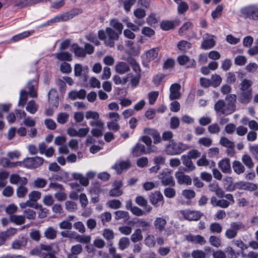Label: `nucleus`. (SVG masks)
<instances>
[{
    "mask_svg": "<svg viewBox=\"0 0 258 258\" xmlns=\"http://www.w3.org/2000/svg\"><path fill=\"white\" fill-rule=\"evenodd\" d=\"M237 96L235 94L227 95L225 97L226 102L223 99L218 100L214 105L216 112L219 115H228L236 110L235 104Z\"/></svg>",
    "mask_w": 258,
    "mask_h": 258,
    "instance_id": "obj_1",
    "label": "nucleus"
},
{
    "mask_svg": "<svg viewBox=\"0 0 258 258\" xmlns=\"http://www.w3.org/2000/svg\"><path fill=\"white\" fill-rule=\"evenodd\" d=\"M120 35L110 27L106 28L105 31L100 30L98 32V38L104 41L105 45L110 47L115 46V42L118 40Z\"/></svg>",
    "mask_w": 258,
    "mask_h": 258,
    "instance_id": "obj_2",
    "label": "nucleus"
},
{
    "mask_svg": "<svg viewBox=\"0 0 258 258\" xmlns=\"http://www.w3.org/2000/svg\"><path fill=\"white\" fill-rule=\"evenodd\" d=\"M188 148L189 146L187 144L172 141L166 146L165 152L169 155H179Z\"/></svg>",
    "mask_w": 258,
    "mask_h": 258,
    "instance_id": "obj_3",
    "label": "nucleus"
},
{
    "mask_svg": "<svg viewBox=\"0 0 258 258\" xmlns=\"http://www.w3.org/2000/svg\"><path fill=\"white\" fill-rule=\"evenodd\" d=\"M245 229V225L240 221L231 222L230 227L226 229L225 233V237L231 239L236 237L240 230Z\"/></svg>",
    "mask_w": 258,
    "mask_h": 258,
    "instance_id": "obj_4",
    "label": "nucleus"
},
{
    "mask_svg": "<svg viewBox=\"0 0 258 258\" xmlns=\"http://www.w3.org/2000/svg\"><path fill=\"white\" fill-rule=\"evenodd\" d=\"M44 161V159L39 156L27 157L23 161V165L27 168L34 169L41 166Z\"/></svg>",
    "mask_w": 258,
    "mask_h": 258,
    "instance_id": "obj_5",
    "label": "nucleus"
},
{
    "mask_svg": "<svg viewBox=\"0 0 258 258\" xmlns=\"http://www.w3.org/2000/svg\"><path fill=\"white\" fill-rule=\"evenodd\" d=\"M241 13L247 18L258 20V8L256 5H250L246 6L241 9Z\"/></svg>",
    "mask_w": 258,
    "mask_h": 258,
    "instance_id": "obj_6",
    "label": "nucleus"
},
{
    "mask_svg": "<svg viewBox=\"0 0 258 258\" xmlns=\"http://www.w3.org/2000/svg\"><path fill=\"white\" fill-rule=\"evenodd\" d=\"M159 179H161L162 184L164 186H174L175 185V181L171 171L168 169H165L162 171L160 174Z\"/></svg>",
    "mask_w": 258,
    "mask_h": 258,
    "instance_id": "obj_7",
    "label": "nucleus"
},
{
    "mask_svg": "<svg viewBox=\"0 0 258 258\" xmlns=\"http://www.w3.org/2000/svg\"><path fill=\"white\" fill-rule=\"evenodd\" d=\"M215 38V36L214 35L208 33H206L203 36L201 48L204 50H208L214 47L216 44Z\"/></svg>",
    "mask_w": 258,
    "mask_h": 258,
    "instance_id": "obj_8",
    "label": "nucleus"
},
{
    "mask_svg": "<svg viewBox=\"0 0 258 258\" xmlns=\"http://www.w3.org/2000/svg\"><path fill=\"white\" fill-rule=\"evenodd\" d=\"M149 200L155 207H158L160 205L162 206L164 203L163 196L160 191L151 192L149 196Z\"/></svg>",
    "mask_w": 258,
    "mask_h": 258,
    "instance_id": "obj_9",
    "label": "nucleus"
},
{
    "mask_svg": "<svg viewBox=\"0 0 258 258\" xmlns=\"http://www.w3.org/2000/svg\"><path fill=\"white\" fill-rule=\"evenodd\" d=\"M185 219L189 221H198L203 215V214L198 211L184 210L181 212Z\"/></svg>",
    "mask_w": 258,
    "mask_h": 258,
    "instance_id": "obj_10",
    "label": "nucleus"
},
{
    "mask_svg": "<svg viewBox=\"0 0 258 258\" xmlns=\"http://www.w3.org/2000/svg\"><path fill=\"white\" fill-rule=\"evenodd\" d=\"M71 19L69 11L63 13L60 15L56 16L50 20L48 21L46 23L42 25V26H47L51 23H55L59 22H65Z\"/></svg>",
    "mask_w": 258,
    "mask_h": 258,
    "instance_id": "obj_11",
    "label": "nucleus"
},
{
    "mask_svg": "<svg viewBox=\"0 0 258 258\" xmlns=\"http://www.w3.org/2000/svg\"><path fill=\"white\" fill-rule=\"evenodd\" d=\"M181 86L179 84L174 83L171 85L170 87L169 99L170 100L178 99L181 97L180 90Z\"/></svg>",
    "mask_w": 258,
    "mask_h": 258,
    "instance_id": "obj_12",
    "label": "nucleus"
},
{
    "mask_svg": "<svg viewBox=\"0 0 258 258\" xmlns=\"http://www.w3.org/2000/svg\"><path fill=\"white\" fill-rule=\"evenodd\" d=\"M177 61L181 66L186 64L187 68L196 67L195 60L194 59H190L188 56L185 55L179 56L177 57Z\"/></svg>",
    "mask_w": 258,
    "mask_h": 258,
    "instance_id": "obj_13",
    "label": "nucleus"
},
{
    "mask_svg": "<svg viewBox=\"0 0 258 258\" xmlns=\"http://www.w3.org/2000/svg\"><path fill=\"white\" fill-rule=\"evenodd\" d=\"M175 178L177 182L180 184H186L190 185L191 184V178L189 175H185L182 171H177L175 174Z\"/></svg>",
    "mask_w": 258,
    "mask_h": 258,
    "instance_id": "obj_14",
    "label": "nucleus"
},
{
    "mask_svg": "<svg viewBox=\"0 0 258 258\" xmlns=\"http://www.w3.org/2000/svg\"><path fill=\"white\" fill-rule=\"evenodd\" d=\"M252 98V92L241 91L238 96V101L241 104H247Z\"/></svg>",
    "mask_w": 258,
    "mask_h": 258,
    "instance_id": "obj_15",
    "label": "nucleus"
},
{
    "mask_svg": "<svg viewBox=\"0 0 258 258\" xmlns=\"http://www.w3.org/2000/svg\"><path fill=\"white\" fill-rule=\"evenodd\" d=\"M148 151H146L145 147L144 145L137 143L132 148V153L134 157H138L143 154L149 153Z\"/></svg>",
    "mask_w": 258,
    "mask_h": 258,
    "instance_id": "obj_16",
    "label": "nucleus"
},
{
    "mask_svg": "<svg viewBox=\"0 0 258 258\" xmlns=\"http://www.w3.org/2000/svg\"><path fill=\"white\" fill-rule=\"evenodd\" d=\"M181 160L182 164L185 166V168L184 169L185 172H189L196 169V166L191 161V159L186 157V155H182L181 156Z\"/></svg>",
    "mask_w": 258,
    "mask_h": 258,
    "instance_id": "obj_17",
    "label": "nucleus"
},
{
    "mask_svg": "<svg viewBox=\"0 0 258 258\" xmlns=\"http://www.w3.org/2000/svg\"><path fill=\"white\" fill-rule=\"evenodd\" d=\"M218 167L224 173L230 174L231 172L230 159L224 158L218 163Z\"/></svg>",
    "mask_w": 258,
    "mask_h": 258,
    "instance_id": "obj_18",
    "label": "nucleus"
},
{
    "mask_svg": "<svg viewBox=\"0 0 258 258\" xmlns=\"http://www.w3.org/2000/svg\"><path fill=\"white\" fill-rule=\"evenodd\" d=\"M166 224L167 221L163 217H157L154 222L155 229L159 232H162L165 230Z\"/></svg>",
    "mask_w": 258,
    "mask_h": 258,
    "instance_id": "obj_19",
    "label": "nucleus"
},
{
    "mask_svg": "<svg viewBox=\"0 0 258 258\" xmlns=\"http://www.w3.org/2000/svg\"><path fill=\"white\" fill-rule=\"evenodd\" d=\"M27 243V238L22 236L15 239L12 243L11 247L15 250L21 249L23 247H25Z\"/></svg>",
    "mask_w": 258,
    "mask_h": 258,
    "instance_id": "obj_20",
    "label": "nucleus"
},
{
    "mask_svg": "<svg viewBox=\"0 0 258 258\" xmlns=\"http://www.w3.org/2000/svg\"><path fill=\"white\" fill-rule=\"evenodd\" d=\"M69 97L72 100L77 99H84L86 96V92L84 89H81L79 91L73 90L69 94Z\"/></svg>",
    "mask_w": 258,
    "mask_h": 258,
    "instance_id": "obj_21",
    "label": "nucleus"
},
{
    "mask_svg": "<svg viewBox=\"0 0 258 258\" xmlns=\"http://www.w3.org/2000/svg\"><path fill=\"white\" fill-rule=\"evenodd\" d=\"M116 72L119 74H124L130 71V67L128 64L124 61H119L117 63L115 67Z\"/></svg>",
    "mask_w": 258,
    "mask_h": 258,
    "instance_id": "obj_22",
    "label": "nucleus"
},
{
    "mask_svg": "<svg viewBox=\"0 0 258 258\" xmlns=\"http://www.w3.org/2000/svg\"><path fill=\"white\" fill-rule=\"evenodd\" d=\"M135 202L139 206L144 208L147 212H149L152 210V207L148 205V201L143 196H137L135 199Z\"/></svg>",
    "mask_w": 258,
    "mask_h": 258,
    "instance_id": "obj_23",
    "label": "nucleus"
},
{
    "mask_svg": "<svg viewBox=\"0 0 258 258\" xmlns=\"http://www.w3.org/2000/svg\"><path fill=\"white\" fill-rule=\"evenodd\" d=\"M177 21H170L165 20L162 21L160 24V28L164 31H168L171 29H173L178 25Z\"/></svg>",
    "mask_w": 258,
    "mask_h": 258,
    "instance_id": "obj_24",
    "label": "nucleus"
},
{
    "mask_svg": "<svg viewBox=\"0 0 258 258\" xmlns=\"http://www.w3.org/2000/svg\"><path fill=\"white\" fill-rule=\"evenodd\" d=\"M252 81L247 79H243L239 84V88L240 91L252 92Z\"/></svg>",
    "mask_w": 258,
    "mask_h": 258,
    "instance_id": "obj_25",
    "label": "nucleus"
},
{
    "mask_svg": "<svg viewBox=\"0 0 258 258\" xmlns=\"http://www.w3.org/2000/svg\"><path fill=\"white\" fill-rule=\"evenodd\" d=\"M131 166L130 162L128 161H121L119 163H116L112 166V168L116 170L118 174L121 173L122 170L129 168Z\"/></svg>",
    "mask_w": 258,
    "mask_h": 258,
    "instance_id": "obj_26",
    "label": "nucleus"
},
{
    "mask_svg": "<svg viewBox=\"0 0 258 258\" xmlns=\"http://www.w3.org/2000/svg\"><path fill=\"white\" fill-rule=\"evenodd\" d=\"M55 57L60 61H71L72 60V54L68 51H61L54 54Z\"/></svg>",
    "mask_w": 258,
    "mask_h": 258,
    "instance_id": "obj_27",
    "label": "nucleus"
},
{
    "mask_svg": "<svg viewBox=\"0 0 258 258\" xmlns=\"http://www.w3.org/2000/svg\"><path fill=\"white\" fill-rule=\"evenodd\" d=\"M72 177L74 179L79 180L80 184L84 186H87L89 185V179L87 177H85L83 174L79 173H73Z\"/></svg>",
    "mask_w": 258,
    "mask_h": 258,
    "instance_id": "obj_28",
    "label": "nucleus"
},
{
    "mask_svg": "<svg viewBox=\"0 0 258 258\" xmlns=\"http://www.w3.org/2000/svg\"><path fill=\"white\" fill-rule=\"evenodd\" d=\"M177 47L180 51L186 52L191 48L192 44L187 41L182 40L178 42Z\"/></svg>",
    "mask_w": 258,
    "mask_h": 258,
    "instance_id": "obj_29",
    "label": "nucleus"
},
{
    "mask_svg": "<svg viewBox=\"0 0 258 258\" xmlns=\"http://www.w3.org/2000/svg\"><path fill=\"white\" fill-rule=\"evenodd\" d=\"M48 101L50 103H52L53 101V105L56 107L58 105V94L55 89H51L48 94Z\"/></svg>",
    "mask_w": 258,
    "mask_h": 258,
    "instance_id": "obj_30",
    "label": "nucleus"
},
{
    "mask_svg": "<svg viewBox=\"0 0 258 258\" xmlns=\"http://www.w3.org/2000/svg\"><path fill=\"white\" fill-rule=\"evenodd\" d=\"M127 62L131 65L133 70L136 73V75H141V69L139 63L133 57H129L127 59Z\"/></svg>",
    "mask_w": 258,
    "mask_h": 258,
    "instance_id": "obj_31",
    "label": "nucleus"
},
{
    "mask_svg": "<svg viewBox=\"0 0 258 258\" xmlns=\"http://www.w3.org/2000/svg\"><path fill=\"white\" fill-rule=\"evenodd\" d=\"M9 220L11 223H15L17 225H20L25 223V217L23 215H10Z\"/></svg>",
    "mask_w": 258,
    "mask_h": 258,
    "instance_id": "obj_32",
    "label": "nucleus"
},
{
    "mask_svg": "<svg viewBox=\"0 0 258 258\" xmlns=\"http://www.w3.org/2000/svg\"><path fill=\"white\" fill-rule=\"evenodd\" d=\"M37 81L35 80H31L28 82L27 87L29 91L28 94L32 97L35 98L37 97V93L35 89V87L37 85Z\"/></svg>",
    "mask_w": 258,
    "mask_h": 258,
    "instance_id": "obj_33",
    "label": "nucleus"
},
{
    "mask_svg": "<svg viewBox=\"0 0 258 258\" xmlns=\"http://www.w3.org/2000/svg\"><path fill=\"white\" fill-rule=\"evenodd\" d=\"M232 168L234 171L237 174H240L244 172L245 167L239 161L235 160L232 163Z\"/></svg>",
    "mask_w": 258,
    "mask_h": 258,
    "instance_id": "obj_34",
    "label": "nucleus"
},
{
    "mask_svg": "<svg viewBox=\"0 0 258 258\" xmlns=\"http://www.w3.org/2000/svg\"><path fill=\"white\" fill-rule=\"evenodd\" d=\"M110 25L115 30V32L120 35L121 34L123 25L117 19H114L111 20L110 21Z\"/></svg>",
    "mask_w": 258,
    "mask_h": 258,
    "instance_id": "obj_35",
    "label": "nucleus"
},
{
    "mask_svg": "<svg viewBox=\"0 0 258 258\" xmlns=\"http://www.w3.org/2000/svg\"><path fill=\"white\" fill-rule=\"evenodd\" d=\"M241 161L248 169H252L254 167V163L250 155L248 154L243 155L241 157Z\"/></svg>",
    "mask_w": 258,
    "mask_h": 258,
    "instance_id": "obj_36",
    "label": "nucleus"
},
{
    "mask_svg": "<svg viewBox=\"0 0 258 258\" xmlns=\"http://www.w3.org/2000/svg\"><path fill=\"white\" fill-rule=\"evenodd\" d=\"M44 236L48 239H54L57 235V230L52 227H48L44 232Z\"/></svg>",
    "mask_w": 258,
    "mask_h": 258,
    "instance_id": "obj_37",
    "label": "nucleus"
},
{
    "mask_svg": "<svg viewBox=\"0 0 258 258\" xmlns=\"http://www.w3.org/2000/svg\"><path fill=\"white\" fill-rule=\"evenodd\" d=\"M75 54L78 57H84L86 56V51L84 48L80 47L78 44L74 43L72 45Z\"/></svg>",
    "mask_w": 258,
    "mask_h": 258,
    "instance_id": "obj_38",
    "label": "nucleus"
},
{
    "mask_svg": "<svg viewBox=\"0 0 258 258\" xmlns=\"http://www.w3.org/2000/svg\"><path fill=\"white\" fill-rule=\"evenodd\" d=\"M34 32V30L24 31L22 33L14 36L12 38V40L14 42L18 41L25 38L29 37V36L31 35Z\"/></svg>",
    "mask_w": 258,
    "mask_h": 258,
    "instance_id": "obj_39",
    "label": "nucleus"
},
{
    "mask_svg": "<svg viewBox=\"0 0 258 258\" xmlns=\"http://www.w3.org/2000/svg\"><path fill=\"white\" fill-rule=\"evenodd\" d=\"M115 219L117 220L123 219L125 221L130 219L129 213L127 211L119 210L114 212Z\"/></svg>",
    "mask_w": 258,
    "mask_h": 258,
    "instance_id": "obj_40",
    "label": "nucleus"
},
{
    "mask_svg": "<svg viewBox=\"0 0 258 258\" xmlns=\"http://www.w3.org/2000/svg\"><path fill=\"white\" fill-rule=\"evenodd\" d=\"M27 92L25 90H21L20 94V98L18 102V105L20 106L24 107L28 99Z\"/></svg>",
    "mask_w": 258,
    "mask_h": 258,
    "instance_id": "obj_41",
    "label": "nucleus"
},
{
    "mask_svg": "<svg viewBox=\"0 0 258 258\" xmlns=\"http://www.w3.org/2000/svg\"><path fill=\"white\" fill-rule=\"evenodd\" d=\"M136 224L139 227L142 228L143 231L148 230L151 226L150 222L147 221L143 219H139L137 221Z\"/></svg>",
    "mask_w": 258,
    "mask_h": 258,
    "instance_id": "obj_42",
    "label": "nucleus"
},
{
    "mask_svg": "<svg viewBox=\"0 0 258 258\" xmlns=\"http://www.w3.org/2000/svg\"><path fill=\"white\" fill-rule=\"evenodd\" d=\"M131 239L132 242L135 243L140 241L143 239L141 230L137 229L131 236Z\"/></svg>",
    "mask_w": 258,
    "mask_h": 258,
    "instance_id": "obj_43",
    "label": "nucleus"
},
{
    "mask_svg": "<svg viewBox=\"0 0 258 258\" xmlns=\"http://www.w3.org/2000/svg\"><path fill=\"white\" fill-rule=\"evenodd\" d=\"M210 232L212 233H220L222 231V227L220 224L218 222H213L211 223L209 227Z\"/></svg>",
    "mask_w": 258,
    "mask_h": 258,
    "instance_id": "obj_44",
    "label": "nucleus"
},
{
    "mask_svg": "<svg viewBox=\"0 0 258 258\" xmlns=\"http://www.w3.org/2000/svg\"><path fill=\"white\" fill-rule=\"evenodd\" d=\"M38 106L34 100H30L27 103L26 109L31 114H34L37 110Z\"/></svg>",
    "mask_w": 258,
    "mask_h": 258,
    "instance_id": "obj_45",
    "label": "nucleus"
},
{
    "mask_svg": "<svg viewBox=\"0 0 258 258\" xmlns=\"http://www.w3.org/2000/svg\"><path fill=\"white\" fill-rule=\"evenodd\" d=\"M47 183V180L38 177L33 182V186L35 188L44 187Z\"/></svg>",
    "mask_w": 258,
    "mask_h": 258,
    "instance_id": "obj_46",
    "label": "nucleus"
},
{
    "mask_svg": "<svg viewBox=\"0 0 258 258\" xmlns=\"http://www.w3.org/2000/svg\"><path fill=\"white\" fill-rule=\"evenodd\" d=\"M130 244V239L128 238L124 237L119 239L118 242L119 248L121 250H124L127 248Z\"/></svg>",
    "mask_w": 258,
    "mask_h": 258,
    "instance_id": "obj_47",
    "label": "nucleus"
},
{
    "mask_svg": "<svg viewBox=\"0 0 258 258\" xmlns=\"http://www.w3.org/2000/svg\"><path fill=\"white\" fill-rule=\"evenodd\" d=\"M142 141L148 146L147 150L148 152H152L154 151L153 148H155L154 146H152V140L150 137L147 136H143L141 139Z\"/></svg>",
    "mask_w": 258,
    "mask_h": 258,
    "instance_id": "obj_48",
    "label": "nucleus"
},
{
    "mask_svg": "<svg viewBox=\"0 0 258 258\" xmlns=\"http://www.w3.org/2000/svg\"><path fill=\"white\" fill-rule=\"evenodd\" d=\"M107 205L111 209H117L121 207V203L119 200L114 199L108 201Z\"/></svg>",
    "mask_w": 258,
    "mask_h": 258,
    "instance_id": "obj_49",
    "label": "nucleus"
},
{
    "mask_svg": "<svg viewBox=\"0 0 258 258\" xmlns=\"http://www.w3.org/2000/svg\"><path fill=\"white\" fill-rule=\"evenodd\" d=\"M146 21L148 24L151 27H155V25L158 23V19L156 14L151 13L147 18Z\"/></svg>",
    "mask_w": 258,
    "mask_h": 258,
    "instance_id": "obj_50",
    "label": "nucleus"
},
{
    "mask_svg": "<svg viewBox=\"0 0 258 258\" xmlns=\"http://www.w3.org/2000/svg\"><path fill=\"white\" fill-rule=\"evenodd\" d=\"M28 188L23 186L20 185L16 190L17 196L18 198H24L28 192Z\"/></svg>",
    "mask_w": 258,
    "mask_h": 258,
    "instance_id": "obj_51",
    "label": "nucleus"
},
{
    "mask_svg": "<svg viewBox=\"0 0 258 258\" xmlns=\"http://www.w3.org/2000/svg\"><path fill=\"white\" fill-rule=\"evenodd\" d=\"M66 209L69 212H74L77 210V205L73 201H67L65 202Z\"/></svg>",
    "mask_w": 258,
    "mask_h": 258,
    "instance_id": "obj_52",
    "label": "nucleus"
},
{
    "mask_svg": "<svg viewBox=\"0 0 258 258\" xmlns=\"http://www.w3.org/2000/svg\"><path fill=\"white\" fill-rule=\"evenodd\" d=\"M209 242L212 246L216 247H219L221 245V241L219 237L214 235L210 237Z\"/></svg>",
    "mask_w": 258,
    "mask_h": 258,
    "instance_id": "obj_53",
    "label": "nucleus"
},
{
    "mask_svg": "<svg viewBox=\"0 0 258 258\" xmlns=\"http://www.w3.org/2000/svg\"><path fill=\"white\" fill-rule=\"evenodd\" d=\"M198 143L201 145L209 147L212 145L213 141L210 138L203 137L199 139Z\"/></svg>",
    "mask_w": 258,
    "mask_h": 258,
    "instance_id": "obj_54",
    "label": "nucleus"
},
{
    "mask_svg": "<svg viewBox=\"0 0 258 258\" xmlns=\"http://www.w3.org/2000/svg\"><path fill=\"white\" fill-rule=\"evenodd\" d=\"M69 115L66 112L59 113L57 117V121L60 124H64L69 119Z\"/></svg>",
    "mask_w": 258,
    "mask_h": 258,
    "instance_id": "obj_55",
    "label": "nucleus"
},
{
    "mask_svg": "<svg viewBox=\"0 0 258 258\" xmlns=\"http://www.w3.org/2000/svg\"><path fill=\"white\" fill-rule=\"evenodd\" d=\"M220 144L226 147V148L228 147H231L233 146H235L234 143L232 141L229 140L227 138L225 137H222L221 138L220 140Z\"/></svg>",
    "mask_w": 258,
    "mask_h": 258,
    "instance_id": "obj_56",
    "label": "nucleus"
},
{
    "mask_svg": "<svg viewBox=\"0 0 258 258\" xmlns=\"http://www.w3.org/2000/svg\"><path fill=\"white\" fill-rule=\"evenodd\" d=\"M86 39L98 46L100 45V42L98 40L97 36L95 34L93 33H90L87 35L85 37Z\"/></svg>",
    "mask_w": 258,
    "mask_h": 258,
    "instance_id": "obj_57",
    "label": "nucleus"
},
{
    "mask_svg": "<svg viewBox=\"0 0 258 258\" xmlns=\"http://www.w3.org/2000/svg\"><path fill=\"white\" fill-rule=\"evenodd\" d=\"M102 235L103 237L108 241L112 240L114 237L113 231L110 229H105Z\"/></svg>",
    "mask_w": 258,
    "mask_h": 258,
    "instance_id": "obj_58",
    "label": "nucleus"
},
{
    "mask_svg": "<svg viewBox=\"0 0 258 258\" xmlns=\"http://www.w3.org/2000/svg\"><path fill=\"white\" fill-rule=\"evenodd\" d=\"M91 236L89 235H81L78 234L76 241L80 243L88 244L91 241Z\"/></svg>",
    "mask_w": 258,
    "mask_h": 258,
    "instance_id": "obj_59",
    "label": "nucleus"
},
{
    "mask_svg": "<svg viewBox=\"0 0 258 258\" xmlns=\"http://www.w3.org/2000/svg\"><path fill=\"white\" fill-rule=\"evenodd\" d=\"M159 96L158 91L150 92L148 94L149 103L150 104H154Z\"/></svg>",
    "mask_w": 258,
    "mask_h": 258,
    "instance_id": "obj_60",
    "label": "nucleus"
},
{
    "mask_svg": "<svg viewBox=\"0 0 258 258\" xmlns=\"http://www.w3.org/2000/svg\"><path fill=\"white\" fill-rule=\"evenodd\" d=\"M41 194L40 191L33 190L29 194V198L30 201L36 202L40 199Z\"/></svg>",
    "mask_w": 258,
    "mask_h": 258,
    "instance_id": "obj_61",
    "label": "nucleus"
},
{
    "mask_svg": "<svg viewBox=\"0 0 258 258\" xmlns=\"http://www.w3.org/2000/svg\"><path fill=\"white\" fill-rule=\"evenodd\" d=\"M60 70L63 73L69 74L72 72V69L70 63L64 62L60 64Z\"/></svg>",
    "mask_w": 258,
    "mask_h": 258,
    "instance_id": "obj_62",
    "label": "nucleus"
},
{
    "mask_svg": "<svg viewBox=\"0 0 258 258\" xmlns=\"http://www.w3.org/2000/svg\"><path fill=\"white\" fill-rule=\"evenodd\" d=\"M201 153L197 149H192L188 152L186 157L189 159H196L201 156Z\"/></svg>",
    "mask_w": 258,
    "mask_h": 258,
    "instance_id": "obj_63",
    "label": "nucleus"
},
{
    "mask_svg": "<svg viewBox=\"0 0 258 258\" xmlns=\"http://www.w3.org/2000/svg\"><path fill=\"white\" fill-rule=\"evenodd\" d=\"M85 117L87 119L97 120L99 118V114L96 111H87L85 113Z\"/></svg>",
    "mask_w": 258,
    "mask_h": 258,
    "instance_id": "obj_64",
    "label": "nucleus"
}]
</instances>
